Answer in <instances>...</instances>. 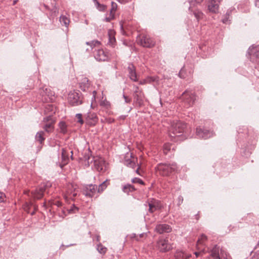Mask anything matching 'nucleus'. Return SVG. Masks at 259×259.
<instances>
[{
	"label": "nucleus",
	"instance_id": "1",
	"mask_svg": "<svg viewBox=\"0 0 259 259\" xmlns=\"http://www.w3.org/2000/svg\"><path fill=\"white\" fill-rule=\"evenodd\" d=\"M186 124L184 122H174L169 131V136L172 138V140L182 141L186 138L185 135L183 136V133H186Z\"/></svg>",
	"mask_w": 259,
	"mask_h": 259
},
{
	"label": "nucleus",
	"instance_id": "2",
	"mask_svg": "<svg viewBox=\"0 0 259 259\" xmlns=\"http://www.w3.org/2000/svg\"><path fill=\"white\" fill-rule=\"evenodd\" d=\"M85 164L90 166L93 162L94 168L99 172H104L106 170V165L104 159L100 157L92 156L91 151L88 149L83 156Z\"/></svg>",
	"mask_w": 259,
	"mask_h": 259
},
{
	"label": "nucleus",
	"instance_id": "3",
	"mask_svg": "<svg viewBox=\"0 0 259 259\" xmlns=\"http://www.w3.org/2000/svg\"><path fill=\"white\" fill-rule=\"evenodd\" d=\"M177 165L175 163H160L155 167L157 173L162 176H167L170 173L177 169Z\"/></svg>",
	"mask_w": 259,
	"mask_h": 259
},
{
	"label": "nucleus",
	"instance_id": "4",
	"mask_svg": "<svg viewBox=\"0 0 259 259\" xmlns=\"http://www.w3.org/2000/svg\"><path fill=\"white\" fill-rule=\"evenodd\" d=\"M156 248L161 252H166L171 250L173 247L167 238L161 237L156 242Z\"/></svg>",
	"mask_w": 259,
	"mask_h": 259
},
{
	"label": "nucleus",
	"instance_id": "5",
	"mask_svg": "<svg viewBox=\"0 0 259 259\" xmlns=\"http://www.w3.org/2000/svg\"><path fill=\"white\" fill-rule=\"evenodd\" d=\"M68 101L72 106H77L82 103V98L79 92L71 91L68 96Z\"/></svg>",
	"mask_w": 259,
	"mask_h": 259
},
{
	"label": "nucleus",
	"instance_id": "6",
	"mask_svg": "<svg viewBox=\"0 0 259 259\" xmlns=\"http://www.w3.org/2000/svg\"><path fill=\"white\" fill-rule=\"evenodd\" d=\"M182 96L186 107L192 106L196 100L195 95L192 91H186L183 93Z\"/></svg>",
	"mask_w": 259,
	"mask_h": 259
},
{
	"label": "nucleus",
	"instance_id": "7",
	"mask_svg": "<svg viewBox=\"0 0 259 259\" xmlns=\"http://www.w3.org/2000/svg\"><path fill=\"white\" fill-rule=\"evenodd\" d=\"M137 41L144 47L150 48L154 45V41L149 36L144 35L139 36Z\"/></svg>",
	"mask_w": 259,
	"mask_h": 259
},
{
	"label": "nucleus",
	"instance_id": "8",
	"mask_svg": "<svg viewBox=\"0 0 259 259\" xmlns=\"http://www.w3.org/2000/svg\"><path fill=\"white\" fill-rule=\"evenodd\" d=\"M98 186L96 185H89L84 187L83 194L87 197H92L97 192Z\"/></svg>",
	"mask_w": 259,
	"mask_h": 259
},
{
	"label": "nucleus",
	"instance_id": "9",
	"mask_svg": "<svg viewBox=\"0 0 259 259\" xmlns=\"http://www.w3.org/2000/svg\"><path fill=\"white\" fill-rule=\"evenodd\" d=\"M94 57L97 61H105L108 60L109 55L103 49H98L94 52Z\"/></svg>",
	"mask_w": 259,
	"mask_h": 259
},
{
	"label": "nucleus",
	"instance_id": "10",
	"mask_svg": "<svg viewBox=\"0 0 259 259\" xmlns=\"http://www.w3.org/2000/svg\"><path fill=\"white\" fill-rule=\"evenodd\" d=\"M189 11H190V13L191 14H192L194 17L196 18V19L197 20V21H199V20L203 18V13L201 12V11L194 9L193 7V6L194 5V2L193 1H189Z\"/></svg>",
	"mask_w": 259,
	"mask_h": 259
},
{
	"label": "nucleus",
	"instance_id": "11",
	"mask_svg": "<svg viewBox=\"0 0 259 259\" xmlns=\"http://www.w3.org/2000/svg\"><path fill=\"white\" fill-rule=\"evenodd\" d=\"M196 135L199 138L207 139L211 137H212L213 133L212 132L209 131L207 130L202 129L200 127L196 128Z\"/></svg>",
	"mask_w": 259,
	"mask_h": 259
},
{
	"label": "nucleus",
	"instance_id": "12",
	"mask_svg": "<svg viewBox=\"0 0 259 259\" xmlns=\"http://www.w3.org/2000/svg\"><path fill=\"white\" fill-rule=\"evenodd\" d=\"M47 186L41 184L38 189L31 192V195L34 199H39L41 198L44 195V193L46 190Z\"/></svg>",
	"mask_w": 259,
	"mask_h": 259
},
{
	"label": "nucleus",
	"instance_id": "13",
	"mask_svg": "<svg viewBox=\"0 0 259 259\" xmlns=\"http://www.w3.org/2000/svg\"><path fill=\"white\" fill-rule=\"evenodd\" d=\"M128 72V76L131 80L134 82H137L138 80L137 78V74L135 66L132 63L128 64L127 68Z\"/></svg>",
	"mask_w": 259,
	"mask_h": 259
},
{
	"label": "nucleus",
	"instance_id": "14",
	"mask_svg": "<svg viewBox=\"0 0 259 259\" xmlns=\"http://www.w3.org/2000/svg\"><path fill=\"white\" fill-rule=\"evenodd\" d=\"M134 103L138 107H141L144 105V94L143 92L138 93L137 91L134 92Z\"/></svg>",
	"mask_w": 259,
	"mask_h": 259
},
{
	"label": "nucleus",
	"instance_id": "15",
	"mask_svg": "<svg viewBox=\"0 0 259 259\" xmlns=\"http://www.w3.org/2000/svg\"><path fill=\"white\" fill-rule=\"evenodd\" d=\"M155 231L159 234L169 233L171 231L170 226L166 224H161L156 225Z\"/></svg>",
	"mask_w": 259,
	"mask_h": 259
},
{
	"label": "nucleus",
	"instance_id": "16",
	"mask_svg": "<svg viewBox=\"0 0 259 259\" xmlns=\"http://www.w3.org/2000/svg\"><path fill=\"white\" fill-rule=\"evenodd\" d=\"M222 0H209L208 6V10L210 12L217 13L219 11V4Z\"/></svg>",
	"mask_w": 259,
	"mask_h": 259
},
{
	"label": "nucleus",
	"instance_id": "17",
	"mask_svg": "<svg viewBox=\"0 0 259 259\" xmlns=\"http://www.w3.org/2000/svg\"><path fill=\"white\" fill-rule=\"evenodd\" d=\"M85 119L87 122L90 125H95L98 121L96 113L92 112H89L85 115Z\"/></svg>",
	"mask_w": 259,
	"mask_h": 259
},
{
	"label": "nucleus",
	"instance_id": "18",
	"mask_svg": "<svg viewBox=\"0 0 259 259\" xmlns=\"http://www.w3.org/2000/svg\"><path fill=\"white\" fill-rule=\"evenodd\" d=\"M148 205L149 211L151 213H153L156 210L160 209L161 208L160 203L155 200L149 202L148 203Z\"/></svg>",
	"mask_w": 259,
	"mask_h": 259
},
{
	"label": "nucleus",
	"instance_id": "19",
	"mask_svg": "<svg viewBox=\"0 0 259 259\" xmlns=\"http://www.w3.org/2000/svg\"><path fill=\"white\" fill-rule=\"evenodd\" d=\"M248 53L252 57H255L259 61V45L249 48Z\"/></svg>",
	"mask_w": 259,
	"mask_h": 259
},
{
	"label": "nucleus",
	"instance_id": "20",
	"mask_svg": "<svg viewBox=\"0 0 259 259\" xmlns=\"http://www.w3.org/2000/svg\"><path fill=\"white\" fill-rule=\"evenodd\" d=\"M190 256V254L180 250H177L175 254L176 259H188Z\"/></svg>",
	"mask_w": 259,
	"mask_h": 259
},
{
	"label": "nucleus",
	"instance_id": "21",
	"mask_svg": "<svg viewBox=\"0 0 259 259\" xmlns=\"http://www.w3.org/2000/svg\"><path fill=\"white\" fill-rule=\"evenodd\" d=\"M220 248L217 246H214L211 250L210 254L206 259H221L219 255Z\"/></svg>",
	"mask_w": 259,
	"mask_h": 259
},
{
	"label": "nucleus",
	"instance_id": "22",
	"mask_svg": "<svg viewBox=\"0 0 259 259\" xmlns=\"http://www.w3.org/2000/svg\"><path fill=\"white\" fill-rule=\"evenodd\" d=\"M114 31L112 30H110L108 32V45L114 48L116 44V39L114 36Z\"/></svg>",
	"mask_w": 259,
	"mask_h": 259
},
{
	"label": "nucleus",
	"instance_id": "23",
	"mask_svg": "<svg viewBox=\"0 0 259 259\" xmlns=\"http://www.w3.org/2000/svg\"><path fill=\"white\" fill-rule=\"evenodd\" d=\"M69 157L67 155L66 151L62 149V163L59 164L60 167L62 168L65 165L68 163Z\"/></svg>",
	"mask_w": 259,
	"mask_h": 259
},
{
	"label": "nucleus",
	"instance_id": "24",
	"mask_svg": "<svg viewBox=\"0 0 259 259\" xmlns=\"http://www.w3.org/2000/svg\"><path fill=\"white\" fill-rule=\"evenodd\" d=\"M80 88L83 91H87L90 87L89 79L87 77H83L81 81L79 83Z\"/></svg>",
	"mask_w": 259,
	"mask_h": 259
},
{
	"label": "nucleus",
	"instance_id": "25",
	"mask_svg": "<svg viewBox=\"0 0 259 259\" xmlns=\"http://www.w3.org/2000/svg\"><path fill=\"white\" fill-rule=\"evenodd\" d=\"M59 132L65 134L67 132V125L64 121H60L58 124Z\"/></svg>",
	"mask_w": 259,
	"mask_h": 259
},
{
	"label": "nucleus",
	"instance_id": "26",
	"mask_svg": "<svg viewBox=\"0 0 259 259\" xmlns=\"http://www.w3.org/2000/svg\"><path fill=\"white\" fill-rule=\"evenodd\" d=\"M45 133L43 131L38 132L35 135V140L38 141L40 144H42L45 140V138L44 137Z\"/></svg>",
	"mask_w": 259,
	"mask_h": 259
},
{
	"label": "nucleus",
	"instance_id": "27",
	"mask_svg": "<svg viewBox=\"0 0 259 259\" xmlns=\"http://www.w3.org/2000/svg\"><path fill=\"white\" fill-rule=\"evenodd\" d=\"M54 123H53V121H52L50 122V123H46L43 126L44 130L47 133H51L53 132L54 128Z\"/></svg>",
	"mask_w": 259,
	"mask_h": 259
},
{
	"label": "nucleus",
	"instance_id": "28",
	"mask_svg": "<svg viewBox=\"0 0 259 259\" xmlns=\"http://www.w3.org/2000/svg\"><path fill=\"white\" fill-rule=\"evenodd\" d=\"M171 149H174V146L173 145L166 143L163 145V152L164 154L167 155L169 152H170Z\"/></svg>",
	"mask_w": 259,
	"mask_h": 259
},
{
	"label": "nucleus",
	"instance_id": "29",
	"mask_svg": "<svg viewBox=\"0 0 259 259\" xmlns=\"http://www.w3.org/2000/svg\"><path fill=\"white\" fill-rule=\"evenodd\" d=\"M109 183L107 180L104 181L102 183L100 184L97 188V192L98 193H102L104 190L106 189L107 186L109 185Z\"/></svg>",
	"mask_w": 259,
	"mask_h": 259
},
{
	"label": "nucleus",
	"instance_id": "30",
	"mask_svg": "<svg viewBox=\"0 0 259 259\" xmlns=\"http://www.w3.org/2000/svg\"><path fill=\"white\" fill-rule=\"evenodd\" d=\"M135 190V188L134 186L131 184L125 185L122 188V191L125 193H128L129 192H133Z\"/></svg>",
	"mask_w": 259,
	"mask_h": 259
},
{
	"label": "nucleus",
	"instance_id": "31",
	"mask_svg": "<svg viewBox=\"0 0 259 259\" xmlns=\"http://www.w3.org/2000/svg\"><path fill=\"white\" fill-rule=\"evenodd\" d=\"M60 21L61 23L64 25L65 27H68L70 22L69 19L65 16H60Z\"/></svg>",
	"mask_w": 259,
	"mask_h": 259
},
{
	"label": "nucleus",
	"instance_id": "32",
	"mask_svg": "<svg viewBox=\"0 0 259 259\" xmlns=\"http://www.w3.org/2000/svg\"><path fill=\"white\" fill-rule=\"evenodd\" d=\"M45 112L46 113L50 112V114H53L55 113V108L52 105L48 104L45 107Z\"/></svg>",
	"mask_w": 259,
	"mask_h": 259
},
{
	"label": "nucleus",
	"instance_id": "33",
	"mask_svg": "<svg viewBox=\"0 0 259 259\" xmlns=\"http://www.w3.org/2000/svg\"><path fill=\"white\" fill-rule=\"evenodd\" d=\"M101 44L100 41L97 40H93L91 41L86 42V45L90 46L92 49L97 46H99Z\"/></svg>",
	"mask_w": 259,
	"mask_h": 259
},
{
	"label": "nucleus",
	"instance_id": "34",
	"mask_svg": "<svg viewBox=\"0 0 259 259\" xmlns=\"http://www.w3.org/2000/svg\"><path fill=\"white\" fill-rule=\"evenodd\" d=\"M56 119L53 117V114H50L48 116L44 118L42 122L44 123H50L51 121H53V123L55 122Z\"/></svg>",
	"mask_w": 259,
	"mask_h": 259
},
{
	"label": "nucleus",
	"instance_id": "35",
	"mask_svg": "<svg viewBox=\"0 0 259 259\" xmlns=\"http://www.w3.org/2000/svg\"><path fill=\"white\" fill-rule=\"evenodd\" d=\"M124 164L127 166L132 167L133 168H134L136 166L135 162L130 159H125L124 162Z\"/></svg>",
	"mask_w": 259,
	"mask_h": 259
},
{
	"label": "nucleus",
	"instance_id": "36",
	"mask_svg": "<svg viewBox=\"0 0 259 259\" xmlns=\"http://www.w3.org/2000/svg\"><path fill=\"white\" fill-rule=\"evenodd\" d=\"M111 5V7L110 10V14H113L115 16V13L117 9V5L115 2H112Z\"/></svg>",
	"mask_w": 259,
	"mask_h": 259
},
{
	"label": "nucleus",
	"instance_id": "37",
	"mask_svg": "<svg viewBox=\"0 0 259 259\" xmlns=\"http://www.w3.org/2000/svg\"><path fill=\"white\" fill-rule=\"evenodd\" d=\"M97 249L99 253L103 254H105L107 251L106 247L103 246L101 243L97 245Z\"/></svg>",
	"mask_w": 259,
	"mask_h": 259
},
{
	"label": "nucleus",
	"instance_id": "38",
	"mask_svg": "<svg viewBox=\"0 0 259 259\" xmlns=\"http://www.w3.org/2000/svg\"><path fill=\"white\" fill-rule=\"evenodd\" d=\"M230 14H231V11L228 10L226 15L224 16V17L222 19V22L224 23L227 24L230 21L229 20V16H230Z\"/></svg>",
	"mask_w": 259,
	"mask_h": 259
},
{
	"label": "nucleus",
	"instance_id": "39",
	"mask_svg": "<svg viewBox=\"0 0 259 259\" xmlns=\"http://www.w3.org/2000/svg\"><path fill=\"white\" fill-rule=\"evenodd\" d=\"M100 105L106 109H109L110 108L111 104L109 101L106 100H104L101 101L100 103Z\"/></svg>",
	"mask_w": 259,
	"mask_h": 259
},
{
	"label": "nucleus",
	"instance_id": "40",
	"mask_svg": "<svg viewBox=\"0 0 259 259\" xmlns=\"http://www.w3.org/2000/svg\"><path fill=\"white\" fill-rule=\"evenodd\" d=\"M96 7L99 11L101 12H104L107 9V6L101 4L99 3L96 6Z\"/></svg>",
	"mask_w": 259,
	"mask_h": 259
},
{
	"label": "nucleus",
	"instance_id": "41",
	"mask_svg": "<svg viewBox=\"0 0 259 259\" xmlns=\"http://www.w3.org/2000/svg\"><path fill=\"white\" fill-rule=\"evenodd\" d=\"M207 237L204 234H202L200 238L198 239L197 241V245L198 246L200 244H202L204 241L206 240Z\"/></svg>",
	"mask_w": 259,
	"mask_h": 259
},
{
	"label": "nucleus",
	"instance_id": "42",
	"mask_svg": "<svg viewBox=\"0 0 259 259\" xmlns=\"http://www.w3.org/2000/svg\"><path fill=\"white\" fill-rule=\"evenodd\" d=\"M75 117L77 119V122L80 124H82L84 122L82 118V114L81 113H77L76 114Z\"/></svg>",
	"mask_w": 259,
	"mask_h": 259
},
{
	"label": "nucleus",
	"instance_id": "43",
	"mask_svg": "<svg viewBox=\"0 0 259 259\" xmlns=\"http://www.w3.org/2000/svg\"><path fill=\"white\" fill-rule=\"evenodd\" d=\"M78 210V207L75 206L74 204L71 206V207L70 209H68V211L69 213H75Z\"/></svg>",
	"mask_w": 259,
	"mask_h": 259
},
{
	"label": "nucleus",
	"instance_id": "44",
	"mask_svg": "<svg viewBox=\"0 0 259 259\" xmlns=\"http://www.w3.org/2000/svg\"><path fill=\"white\" fill-rule=\"evenodd\" d=\"M133 183H139L141 185H144V182L140 178H135L132 180Z\"/></svg>",
	"mask_w": 259,
	"mask_h": 259
},
{
	"label": "nucleus",
	"instance_id": "45",
	"mask_svg": "<svg viewBox=\"0 0 259 259\" xmlns=\"http://www.w3.org/2000/svg\"><path fill=\"white\" fill-rule=\"evenodd\" d=\"M114 17H115V16L113 14H109V15L108 17H106L104 19V20L106 21V22H110L111 20H113L114 19Z\"/></svg>",
	"mask_w": 259,
	"mask_h": 259
},
{
	"label": "nucleus",
	"instance_id": "46",
	"mask_svg": "<svg viewBox=\"0 0 259 259\" xmlns=\"http://www.w3.org/2000/svg\"><path fill=\"white\" fill-rule=\"evenodd\" d=\"M51 15H50V16L51 17H54V16H57V13H58V9L57 8L55 7L53 9H52L51 11Z\"/></svg>",
	"mask_w": 259,
	"mask_h": 259
},
{
	"label": "nucleus",
	"instance_id": "47",
	"mask_svg": "<svg viewBox=\"0 0 259 259\" xmlns=\"http://www.w3.org/2000/svg\"><path fill=\"white\" fill-rule=\"evenodd\" d=\"M179 76L181 78H186V74L185 71L183 69H182L179 73Z\"/></svg>",
	"mask_w": 259,
	"mask_h": 259
},
{
	"label": "nucleus",
	"instance_id": "48",
	"mask_svg": "<svg viewBox=\"0 0 259 259\" xmlns=\"http://www.w3.org/2000/svg\"><path fill=\"white\" fill-rule=\"evenodd\" d=\"M151 82H158L159 81V77L157 76H151Z\"/></svg>",
	"mask_w": 259,
	"mask_h": 259
},
{
	"label": "nucleus",
	"instance_id": "49",
	"mask_svg": "<svg viewBox=\"0 0 259 259\" xmlns=\"http://www.w3.org/2000/svg\"><path fill=\"white\" fill-rule=\"evenodd\" d=\"M32 205L33 204L32 203H26L24 205V209H25V211H27L28 212H29L28 209L29 208L30 206H32Z\"/></svg>",
	"mask_w": 259,
	"mask_h": 259
},
{
	"label": "nucleus",
	"instance_id": "50",
	"mask_svg": "<svg viewBox=\"0 0 259 259\" xmlns=\"http://www.w3.org/2000/svg\"><path fill=\"white\" fill-rule=\"evenodd\" d=\"M251 259H259V251L258 250L253 255Z\"/></svg>",
	"mask_w": 259,
	"mask_h": 259
},
{
	"label": "nucleus",
	"instance_id": "51",
	"mask_svg": "<svg viewBox=\"0 0 259 259\" xmlns=\"http://www.w3.org/2000/svg\"><path fill=\"white\" fill-rule=\"evenodd\" d=\"M123 97L124 99L125 103H130L131 102V99L128 98L124 94H123Z\"/></svg>",
	"mask_w": 259,
	"mask_h": 259
},
{
	"label": "nucleus",
	"instance_id": "52",
	"mask_svg": "<svg viewBox=\"0 0 259 259\" xmlns=\"http://www.w3.org/2000/svg\"><path fill=\"white\" fill-rule=\"evenodd\" d=\"M5 198V195L3 193L0 192V202L4 201Z\"/></svg>",
	"mask_w": 259,
	"mask_h": 259
},
{
	"label": "nucleus",
	"instance_id": "53",
	"mask_svg": "<svg viewBox=\"0 0 259 259\" xmlns=\"http://www.w3.org/2000/svg\"><path fill=\"white\" fill-rule=\"evenodd\" d=\"M54 204L55 205H56V206H57L58 207H60V206H62V202H60V201H56L54 203Z\"/></svg>",
	"mask_w": 259,
	"mask_h": 259
},
{
	"label": "nucleus",
	"instance_id": "54",
	"mask_svg": "<svg viewBox=\"0 0 259 259\" xmlns=\"http://www.w3.org/2000/svg\"><path fill=\"white\" fill-rule=\"evenodd\" d=\"M146 78L147 83H151V76H147Z\"/></svg>",
	"mask_w": 259,
	"mask_h": 259
},
{
	"label": "nucleus",
	"instance_id": "55",
	"mask_svg": "<svg viewBox=\"0 0 259 259\" xmlns=\"http://www.w3.org/2000/svg\"><path fill=\"white\" fill-rule=\"evenodd\" d=\"M134 88H135L134 91H137L138 93H139L140 92H143L142 90L139 89V88L138 86L134 85Z\"/></svg>",
	"mask_w": 259,
	"mask_h": 259
},
{
	"label": "nucleus",
	"instance_id": "56",
	"mask_svg": "<svg viewBox=\"0 0 259 259\" xmlns=\"http://www.w3.org/2000/svg\"><path fill=\"white\" fill-rule=\"evenodd\" d=\"M147 84V82H146V78L141 80L139 82V84H140V85H143V84Z\"/></svg>",
	"mask_w": 259,
	"mask_h": 259
},
{
	"label": "nucleus",
	"instance_id": "57",
	"mask_svg": "<svg viewBox=\"0 0 259 259\" xmlns=\"http://www.w3.org/2000/svg\"><path fill=\"white\" fill-rule=\"evenodd\" d=\"M96 94H97L96 91H94L93 92V96H92V100H95Z\"/></svg>",
	"mask_w": 259,
	"mask_h": 259
},
{
	"label": "nucleus",
	"instance_id": "58",
	"mask_svg": "<svg viewBox=\"0 0 259 259\" xmlns=\"http://www.w3.org/2000/svg\"><path fill=\"white\" fill-rule=\"evenodd\" d=\"M204 250L203 249L201 252H195V254L196 255V257H198L201 253V252H204Z\"/></svg>",
	"mask_w": 259,
	"mask_h": 259
},
{
	"label": "nucleus",
	"instance_id": "59",
	"mask_svg": "<svg viewBox=\"0 0 259 259\" xmlns=\"http://www.w3.org/2000/svg\"><path fill=\"white\" fill-rule=\"evenodd\" d=\"M255 6L259 8V0H256L255 1Z\"/></svg>",
	"mask_w": 259,
	"mask_h": 259
},
{
	"label": "nucleus",
	"instance_id": "60",
	"mask_svg": "<svg viewBox=\"0 0 259 259\" xmlns=\"http://www.w3.org/2000/svg\"><path fill=\"white\" fill-rule=\"evenodd\" d=\"M203 0H195L194 2L197 4L201 3Z\"/></svg>",
	"mask_w": 259,
	"mask_h": 259
},
{
	"label": "nucleus",
	"instance_id": "61",
	"mask_svg": "<svg viewBox=\"0 0 259 259\" xmlns=\"http://www.w3.org/2000/svg\"><path fill=\"white\" fill-rule=\"evenodd\" d=\"M126 116L125 115H121L119 117V118L122 120H124Z\"/></svg>",
	"mask_w": 259,
	"mask_h": 259
},
{
	"label": "nucleus",
	"instance_id": "62",
	"mask_svg": "<svg viewBox=\"0 0 259 259\" xmlns=\"http://www.w3.org/2000/svg\"><path fill=\"white\" fill-rule=\"evenodd\" d=\"M179 201H181V202H182L183 200V197L181 196H180L179 197Z\"/></svg>",
	"mask_w": 259,
	"mask_h": 259
},
{
	"label": "nucleus",
	"instance_id": "63",
	"mask_svg": "<svg viewBox=\"0 0 259 259\" xmlns=\"http://www.w3.org/2000/svg\"><path fill=\"white\" fill-rule=\"evenodd\" d=\"M93 1L95 4V6L98 4V3H99V2L97 0H93Z\"/></svg>",
	"mask_w": 259,
	"mask_h": 259
},
{
	"label": "nucleus",
	"instance_id": "64",
	"mask_svg": "<svg viewBox=\"0 0 259 259\" xmlns=\"http://www.w3.org/2000/svg\"><path fill=\"white\" fill-rule=\"evenodd\" d=\"M139 168H140V166H138V168H137V169H136V173H137V174H138V175H140L139 172Z\"/></svg>",
	"mask_w": 259,
	"mask_h": 259
}]
</instances>
